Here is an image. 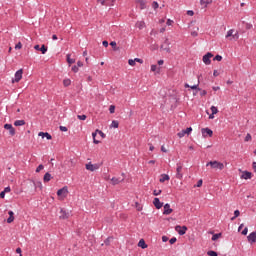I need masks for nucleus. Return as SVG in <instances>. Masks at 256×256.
I'll use <instances>...</instances> for the list:
<instances>
[{
  "instance_id": "1",
  "label": "nucleus",
  "mask_w": 256,
  "mask_h": 256,
  "mask_svg": "<svg viewBox=\"0 0 256 256\" xmlns=\"http://www.w3.org/2000/svg\"><path fill=\"white\" fill-rule=\"evenodd\" d=\"M209 165L212 169H219L220 171H223V169H225V165L218 161H210L206 164V167H209Z\"/></svg>"
},
{
  "instance_id": "2",
  "label": "nucleus",
  "mask_w": 256,
  "mask_h": 256,
  "mask_svg": "<svg viewBox=\"0 0 256 256\" xmlns=\"http://www.w3.org/2000/svg\"><path fill=\"white\" fill-rule=\"evenodd\" d=\"M226 39H229V41H237L239 39V32L235 33L234 29L228 30L226 34Z\"/></svg>"
},
{
  "instance_id": "3",
  "label": "nucleus",
  "mask_w": 256,
  "mask_h": 256,
  "mask_svg": "<svg viewBox=\"0 0 256 256\" xmlns=\"http://www.w3.org/2000/svg\"><path fill=\"white\" fill-rule=\"evenodd\" d=\"M160 49L166 51V53H171V41L169 38H165L164 42L161 44Z\"/></svg>"
},
{
  "instance_id": "4",
  "label": "nucleus",
  "mask_w": 256,
  "mask_h": 256,
  "mask_svg": "<svg viewBox=\"0 0 256 256\" xmlns=\"http://www.w3.org/2000/svg\"><path fill=\"white\" fill-rule=\"evenodd\" d=\"M23 79V69H19L15 73L14 80H12V83H19Z\"/></svg>"
},
{
  "instance_id": "5",
  "label": "nucleus",
  "mask_w": 256,
  "mask_h": 256,
  "mask_svg": "<svg viewBox=\"0 0 256 256\" xmlns=\"http://www.w3.org/2000/svg\"><path fill=\"white\" fill-rule=\"evenodd\" d=\"M181 171H183V164L177 163L176 179H183V174L181 173Z\"/></svg>"
},
{
  "instance_id": "6",
  "label": "nucleus",
  "mask_w": 256,
  "mask_h": 256,
  "mask_svg": "<svg viewBox=\"0 0 256 256\" xmlns=\"http://www.w3.org/2000/svg\"><path fill=\"white\" fill-rule=\"evenodd\" d=\"M211 57H213V53L208 52L205 54L202 58L203 63H205V65H211Z\"/></svg>"
},
{
  "instance_id": "7",
  "label": "nucleus",
  "mask_w": 256,
  "mask_h": 256,
  "mask_svg": "<svg viewBox=\"0 0 256 256\" xmlns=\"http://www.w3.org/2000/svg\"><path fill=\"white\" fill-rule=\"evenodd\" d=\"M98 3L105 7H113L115 5V0H98Z\"/></svg>"
},
{
  "instance_id": "8",
  "label": "nucleus",
  "mask_w": 256,
  "mask_h": 256,
  "mask_svg": "<svg viewBox=\"0 0 256 256\" xmlns=\"http://www.w3.org/2000/svg\"><path fill=\"white\" fill-rule=\"evenodd\" d=\"M175 231H177L178 235H185L187 233V226H176Z\"/></svg>"
},
{
  "instance_id": "9",
  "label": "nucleus",
  "mask_w": 256,
  "mask_h": 256,
  "mask_svg": "<svg viewBox=\"0 0 256 256\" xmlns=\"http://www.w3.org/2000/svg\"><path fill=\"white\" fill-rule=\"evenodd\" d=\"M201 133L203 137H213V130L209 129V128H202L201 129Z\"/></svg>"
},
{
  "instance_id": "10",
  "label": "nucleus",
  "mask_w": 256,
  "mask_h": 256,
  "mask_svg": "<svg viewBox=\"0 0 256 256\" xmlns=\"http://www.w3.org/2000/svg\"><path fill=\"white\" fill-rule=\"evenodd\" d=\"M100 167H101V165H99V164H91V162L86 164L87 171H97V169H99Z\"/></svg>"
},
{
  "instance_id": "11",
  "label": "nucleus",
  "mask_w": 256,
  "mask_h": 256,
  "mask_svg": "<svg viewBox=\"0 0 256 256\" xmlns=\"http://www.w3.org/2000/svg\"><path fill=\"white\" fill-rule=\"evenodd\" d=\"M4 129H6L7 131H9L11 137L15 136V128L13 127L12 124H5V125H4Z\"/></svg>"
},
{
  "instance_id": "12",
  "label": "nucleus",
  "mask_w": 256,
  "mask_h": 256,
  "mask_svg": "<svg viewBox=\"0 0 256 256\" xmlns=\"http://www.w3.org/2000/svg\"><path fill=\"white\" fill-rule=\"evenodd\" d=\"M171 213H173V210L171 209V205L169 203H166L164 205L163 215H171Z\"/></svg>"
},
{
  "instance_id": "13",
  "label": "nucleus",
  "mask_w": 256,
  "mask_h": 256,
  "mask_svg": "<svg viewBox=\"0 0 256 256\" xmlns=\"http://www.w3.org/2000/svg\"><path fill=\"white\" fill-rule=\"evenodd\" d=\"M34 49L36 51H41L42 55H45V53H47V46H45L44 44L41 47L39 45H35Z\"/></svg>"
},
{
  "instance_id": "14",
  "label": "nucleus",
  "mask_w": 256,
  "mask_h": 256,
  "mask_svg": "<svg viewBox=\"0 0 256 256\" xmlns=\"http://www.w3.org/2000/svg\"><path fill=\"white\" fill-rule=\"evenodd\" d=\"M248 242L249 243H256V232H251L248 236H247Z\"/></svg>"
},
{
  "instance_id": "15",
  "label": "nucleus",
  "mask_w": 256,
  "mask_h": 256,
  "mask_svg": "<svg viewBox=\"0 0 256 256\" xmlns=\"http://www.w3.org/2000/svg\"><path fill=\"white\" fill-rule=\"evenodd\" d=\"M153 205L156 207V209H161L163 207V202H161L159 198H154Z\"/></svg>"
},
{
  "instance_id": "16",
  "label": "nucleus",
  "mask_w": 256,
  "mask_h": 256,
  "mask_svg": "<svg viewBox=\"0 0 256 256\" xmlns=\"http://www.w3.org/2000/svg\"><path fill=\"white\" fill-rule=\"evenodd\" d=\"M67 193H69L67 186H64L63 188L57 191L58 197H61V195H67Z\"/></svg>"
},
{
  "instance_id": "17",
  "label": "nucleus",
  "mask_w": 256,
  "mask_h": 256,
  "mask_svg": "<svg viewBox=\"0 0 256 256\" xmlns=\"http://www.w3.org/2000/svg\"><path fill=\"white\" fill-rule=\"evenodd\" d=\"M38 136L42 138L46 137L48 141H51V139H53V136H51V134H49L48 132H39Z\"/></svg>"
},
{
  "instance_id": "18",
  "label": "nucleus",
  "mask_w": 256,
  "mask_h": 256,
  "mask_svg": "<svg viewBox=\"0 0 256 256\" xmlns=\"http://www.w3.org/2000/svg\"><path fill=\"white\" fill-rule=\"evenodd\" d=\"M251 177H253V173L249 172V171H244L241 175V179H251Z\"/></svg>"
},
{
  "instance_id": "19",
  "label": "nucleus",
  "mask_w": 256,
  "mask_h": 256,
  "mask_svg": "<svg viewBox=\"0 0 256 256\" xmlns=\"http://www.w3.org/2000/svg\"><path fill=\"white\" fill-rule=\"evenodd\" d=\"M123 181H125V179H121V178H116V177H113L111 179V182H112V185H119V183H123Z\"/></svg>"
},
{
  "instance_id": "20",
  "label": "nucleus",
  "mask_w": 256,
  "mask_h": 256,
  "mask_svg": "<svg viewBox=\"0 0 256 256\" xmlns=\"http://www.w3.org/2000/svg\"><path fill=\"white\" fill-rule=\"evenodd\" d=\"M9 218L7 219V223H13V221H15V213L13 211H9L8 212Z\"/></svg>"
},
{
  "instance_id": "21",
  "label": "nucleus",
  "mask_w": 256,
  "mask_h": 256,
  "mask_svg": "<svg viewBox=\"0 0 256 256\" xmlns=\"http://www.w3.org/2000/svg\"><path fill=\"white\" fill-rule=\"evenodd\" d=\"M60 213V219H69V212L65 211L64 209H61Z\"/></svg>"
},
{
  "instance_id": "22",
  "label": "nucleus",
  "mask_w": 256,
  "mask_h": 256,
  "mask_svg": "<svg viewBox=\"0 0 256 256\" xmlns=\"http://www.w3.org/2000/svg\"><path fill=\"white\" fill-rule=\"evenodd\" d=\"M169 179L171 178L169 177L168 174H161L159 181L160 183H165V181H169Z\"/></svg>"
},
{
  "instance_id": "23",
  "label": "nucleus",
  "mask_w": 256,
  "mask_h": 256,
  "mask_svg": "<svg viewBox=\"0 0 256 256\" xmlns=\"http://www.w3.org/2000/svg\"><path fill=\"white\" fill-rule=\"evenodd\" d=\"M51 179H53V177L51 176V173H49V172L45 173V175L43 177L44 183H49V181H51Z\"/></svg>"
},
{
  "instance_id": "24",
  "label": "nucleus",
  "mask_w": 256,
  "mask_h": 256,
  "mask_svg": "<svg viewBox=\"0 0 256 256\" xmlns=\"http://www.w3.org/2000/svg\"><path fill=\"white\" fill-rule=\"evenodd\" d=\"M139 3L140 9H147V2L145 0H136Z\"/></svg>"
},
{
  "instance_id": "25",
  "label": "nucleus",
  "mask_w": 256,
  "mask_h": 256,
  "mask_svg": "<svg viewBox=\"0 0 256 256\" xmlns=\"http://www.w3.org/2000/svg\"><path fill=\"white\" fill-rule=\"evenodd\" d=\"M138 247H141V249H147V243H145L144 239H140L138 242Z\"/></svg>"
},
{
  "instance_id": "26",
  "label": "nucleus",
  "mask_w": 256,
  "mask_h": 256,
  "mask_svg": "<svg viewBox=\"0 0 256 256\" xmlns=\"http://www.w3.org/2000/svg\"><path fill=\"white\" fill-rule=\"evenodd\" d=\"M213 3V0H200V5L207 7L208 5H211Z\"/></svg>"
},
{
  "instance_id": "27",
  "label": "nucleus",
  "mask_w": 256,
  "mask_h": 256,
  "mask_svg": "<svg viewBox=\"0 0 256 256\" xmlns=\"http://www.w3.org/2000/svg\"><path fill=\"white\" fill-rule=\"evenodd\" d=\"M14 125L15 127H23V125H25V120H16Z\"/></svg>"
},
{
  "instance_id": "28",
  "label": "nucleus",
  "mask_w": 256,
  "mask_h": 256,
  "mask_svg": "<svg viewBox=\"0 0 256 256\" xmlns=\"http://www.w3.org/2000/svg\"><path fill=\"white\" fill-rule=\"evenodd\" d=\"M190 89H194L195 90L193 95H196L197 93H199V91H201V88H199V84H195L193 86H190Z\"/></svg>"
},
{
  "instance_id": "29",
  "label": "nucleus",
  "mask_w": 256,
  "mask_h": 256,
  "mask_svg": "<svg viewBox=\"0 0 256 256\" xmlns=\"http://www.w3.org/2000/svg\"><path fill=\"white\" fill-rule=\"evenodd\" d=\"M97 133H98L97 130L92 133L93 143H94L95 145H99V144L101 143V141L95 139V137H97Z\"/></svg>"
},
{
  "instance_id": "30",
  "label": "nucleus",
  "mask_w": 256,
  "mask_h": 256,
  "mask_svg": "<svg viewBox=\"0 0 256 256\" xmlns=\"http://www.w3.org/2000/svg\"><path fill=\"white\" fill-rule=\"evenodd\" d=\"M136 27L138 28V29H145V22L144 21H138L137 23H136Z\"/></svg>"
},
{
  "instance_id": "31",
  "label": "nucleus",
  "mask_w": 256,
  "mask_h": 256,
  "mask_svg": "<svg viewBox=\"0 0 256 256\" xmlns=\"http://www.w3.org/2000/svg\"><path fill=\"white\" fill-rule=\"evenodd\" d=\"M66 59H67V63H69V65H73V63H75V59L71 58V54H67Z\"/></svg>"
},
{
  "instance_id": "32",
  "label": "nucleus",
  "mask_w": 256,
  "mask_h": 256,
  "mask_svg": "<svg viewBox=\"0 0 256 256\" xmlns=\"http://www.w3.org/2000/svg\"><path fill=\"white\" fill-rule=\"evenodd\" d=\"M111 127H113L114 129H119V121L113 120L111 123Z\"/></svg>"
},
{
  "instance_id": "33",
  "label": "nucleus",
  "mask_w": 256,
  "mask_h": 256,
  "mask_svg": "<svg viewBox=\"0 0 256 256\" xmlns=\"http://www.w3.org/2000/svg\"><path fill=\"white\" fill-rule=\"evenodd\" d=\"M240 215H241V212L239 210H235L234 217L231 218V221H235V219H237V217H239Z\"/></svg>"
},
{
  "instance_id": "34",
  "label": "nucleus",
  "mask_w": 256,
  "mask_h": 256,
  "mask_svg": "<svg viewBox=\"0 0 256 256\" xmlns=\"http://www.w3.org/2000/svg\"><path fill=\"white\" fill-rule=\"evenodd\" d=\"M63 85H64V87H69V85H71V79H64Z\"/></svg>"
},
{
  "instance_id": "35",
  "label": "nucleus",
  "mask_w": 256,
  "mask_h": 256,
  "mask_svg": "<svg viewBox=\"0 0 256 256\" xmlns=\"http://www.w3.org/2000/svg\"><path fill=\"white\" fill-rule=\"evenodd\" d=\"M210 109H211V112H212L213 115H217L219 113V110L215 106H211Z\"/></svg>"
},
{
  "instance_id": "36",
  "label": "nucleus",
  "mask_w": 256,
  "mask_h": 256,
  "mask_svg": "<svg viewBox=\"0 0 256 256\" xmlns=\"http://www.w3.org/2000/svg\"><path fill=\"white\" fill-rule=\"evenodd\" d=\"M77 119H79L80 121H85V119H87V115L85 114L77 115Z\"/></svg>"
},
{
  "instance_id": "37",
  "label": "nucleus",
  "mask_w": 256,
  "mask_h": 256,
  "mask_svg": "<svg viewBox=\"0 0 256 256\" xmlns=\"http://www.w3.org/2000/svg\"><path fill=\"white\" fill-rule=\"evenodd\" d=\"M220 237H221V233L214 234L212 236V241H217V239H219Z\"/></svg>"
},
{
  "instance_id": "38",
  "label": "nucleus",
  "mask_w": 256,
  "mask_h": 256,
  "mask_svg": "<svg viewBox=\"0 0 256 256\" xmlns=\"http://www.w3.org/2000/svg\"><path fill=\"white\" fill-rule=\"evenodd\" d=\"M96 133H98L100 135V137H102V139H105L106 135H105V133H103V131L96 129Z\"/></svg>"
},
{
  "instance_id": "39",
  "label": "nucleus",
  "mask_w": 256,
  "mask_h": 256,
  "mask_svg": "<svg viewBox=\"0 0 256 256\" xmlns=\"http://www.w3.org/2000/svg\"><path fill=\"white\" fill-rule=\"evenodd\" d=\"M184 135H187L186 132H185V130H182V131H180V132L177 133V136H178L180 139H182V137H183Z\"/></svg>"
},
{
  "instance_id": "40",
  "label": "nucleus",
  "mask_w": 256,
  "mask_h": 256,
  "mask_svg": "<svg viewBox=\"0 0 256 256\" xmlns=\"http://www.w3.org/2000/svg\"><path fill=\"white\" fill-rule=\"evenodd\" d=\"M43 169H45V166H43V164H40V165L36 168V173H39L40 171H43Z\"/></svg>"
},
{
  "instance_id": "41",
  "label": "nucleus",
  "mask_w": 256,
  "mask_h": 256,
  "mask_svg": "<svg viewBox=\"0 0 256 256\" xmlns=\"http://www.w3.org/2000/svg\"><path fill=\"white\" fill-rule=\"evenodd\" d=\"M207 255H209V256H218L217 252H215L213 250L208 251Z\"/></svg>"
},
{
  "instance_id": "42",
  "label": "nucleus",
  "mask_w": 256,
  "mask_h": 256,
  "mask_svg": "<svg viewBox=\"0 0 256 256\" xmlns=\"http://www.w3.org/2000/svg\"><path fill=\"white\" fill-rule=\"evenodd\" d=\"M213 60H214V61H223V56H221V55H216Z\"/></svg>"
},
{
  "instance_id": "43",
  "label": "nucleus",
  "mask_w": 256,
  "mask_h": 256,
  "mask_svg": "<svg viewBox=\"0 0 256 256\" xmlns=\"http://www.w3.org/2000/svg\"><path fill=\"white\" fill-rule=\"evenodd\" d=\"M111 47H113L114 51H117V42L112 41L110 42Z\"/></svg>"
},
{
  "instance_id": "44",
  "label": "nucleus",
  "mask_w": 256,
  "mask_h": 256,
  "mask_svg": "<svg viewBox=\"0 0 256 256\" xmlns=\"http://www.w3.org/2000/svg\"><path fill=\"white\" fill-rule=\"evenodd\" d=\"M152 7H153V9H159V3L157 2V1H154L153 3H152Z\"/></svg>"
},
{
  "instance_id": "45",
  "label": "nucleus",
  "mask_w": 256,
  "mask_h": 256,
  "mask_svg": "<svg viewBox=\"0 0 256 256\" xmlns=\"http://www.w3.org/2000/svg\"><path fill=\"white\" fill-rule=\"evenodd\" d=\"M169 243H170V245H173V244L177 243V238H176V237H172V238L169 240Z\"/></svg>"
},
{
  "instance_id": "46",
  "label": "nucleus",
  "mask_w": 256,
  "mask_h": 256,
  "mask_svg": "<svg viewBox=\"0 0 256 256\" xmlns=\"http://www.w3.org/2000/svg\"><path fill=\"white\" fill-rule=\"evenodd\" d=\"M184 131H185L186 135H190V134H191V131H193V128L188 127V128H186Z\"/></svg>"
},
{
  "instance_id": "47",
  "label": "nucleus",
  "mask_w": 256,
  "mask_h": 256,
  "mask_svg": "<svg viewBox=\"0 0 256 256\" xmlns=\"http://www.w3.org/2000/svg\"><path fill=\"white\" fill-rule=\"evenodd\" d=\"M72 71H73L74 73H79V67L76 66V65L72 66Z\"/></svg>"
},
{
  "instance_id": "48",
  "label": "nucleus",
  "mask_w": 256,
  "mask_h": 256,
  "mask_svg": "<svg viewBox=\"0 0 256 256\" xmlns=\"http://www.w3.org/2000/svg\"><path fill=\"white\" fill-rule=\"evenodd\" d=\"M160 193H162L161 190H154V191H153V195H154L155 197L159 196Z\"/></svg>"
},
{
  "instance_id": "49",
  "label": "nucleus",
  "mask_w": 256,
  "mask_h": 256,
  "mask_svg": "<svg viewBox=\"0 0 256 256\" xmlns=\"http://www.w3.org/2000/svg\"><path fill=\"white\" fill-rule=\"evenodd\" d=\"M111 239H113V238L108 237V238L104 241L105 245H110V244H111Z\"/></svg>"
},
{
  "instance_id": "50",
  "label": "nucleus",
  "mask_w": 256,
  "mask_h": 256,
  "mask_svg": "<svg viewBox=\"0 0 256 256\" xmlns=\"http://www.w3.org/2000/svg\"><path fill=\"white\" fill-rule=\"evenodd\" d=\"M128 64L131 65V67H134V65H135V60L129 59V60H128Z\"/></svg>"
},
{
  "instance_id": "51",
  "label": "nucleus",
  "mask_w": 256,
  "mask_h": 256,
  "mask_svg": "<svg viewBox=\"0 0 256 256\" xmlns=\"http://www.w3.org/2000/svg\"><path fill=\"white\" fill-rule=\"evenodd\" d=\"M244 141H246V142L251 141V134L248 133V134L246 135Z\"/></svg>"
},
{
  "instance_id": "52",
  "label": "nucleus",
  "mask_w": 256,
  "mask_h": 256,
  "mask_svg": "<svg viewBox=\"0 0 256 256\" xmlns=\"http://www.w3.org/2000/svg\"><path fill=\"white\" fill-rule=\"evenodd\" d=\"M23 47V44H21V42H18L16 45H15V49H21Z\"/></svg>"
},
{
  "instance_id": "53",
  "label": "nucleus",
  "mask_w": 256,
  "mask_h": 256,
  "mask_svg": "<svg viewBox=\"0 0 256 256\" xmlns=\"http://www.w3.org/2000/svg\"><path fill=\"white\" fill-rule=\"evenodd\" d=\"M201 97H205L207 95V90H200Z\"/></svg>"
},
{
  "instance_id": "54",
  "label": "nucleus",
  "mask_w": 256,
  "mask_h": 256,
  "mask_svg": "<svg viewBox=\"0 0 256 256\" xmlns=\"http://www.w3.org/2000/svg\"><path fill=\"white\" fill-rule=\"evenodd\" d=\"M109 111H110V113H115V106L111 105L109 107Z\"/></svg>"
},
{
  "instance_id": "55",
  "label": "nucleus",
  "mask_w": 256,
  "mask_h": 256,
  "mask_svg": "<svg viewBox=\"0 0 256 256\" xmlns=\"http://www.w3.org/2000/svg\"><path fill=\"white\" fill-rule=\"evenodd\" d=\"M249 233V228L245 227L244 231H242V235H247Z\"/></svg>"
},
{
  "instance_id": "56",
  "label": "nucleus",
  "mask_w": 256,
  "mask_h": 256,
  "mask_svg": "<svg viewBox=\"0 0 256 256\" xmlns=\"http://www.w3.org/2000/svg\"><path fill=\"white\" fill-rule=\"evenodd\" d=\"M5 193H11V187H6V188H4V190H3Z\"/></svg>"
},
{
  "instance_id": "57",
  "label": "nucleus",
  "mask_w": 256,
  "mask_h": 256,
  "mask_svg": "<svg viewBox=\"0 0 256 256\" xmlns=\"http://www.w3.org/2000/svg\"><path fill=\"white\" fill-rule=\"evenodd\" d=\"M187 15H190V17H193V15H195V12H193V10H188Z\"/></svg>"
},
{
  "instance_id": "58",
  "label": "nucleus",
  "mask_w": 256,
  "mask_h": 256,
  "mask_svg": "<svg viewBox=\"0 0 256 256\" xmlns=\"http://www.w3.org/2000/svg\"><path fill=\"white\" fill-rule=\"evenodd\" d=\"M203 185V180H198L196 187H201Z\"/></svg>"
},
{
  "instance_id": "59",
  "label": "nucleus",
  "mask_w": 256,
  "mask_h": 256,
  "mask_svg": "<svg viewBox=\"0 0 256 256\" xmlns=\"http://www.w3.org/2000/svg\"><path fill=\"white\" fill-rule=\"evenodd\" d=\"M162 241H163V243H167V241H169V237L163 236Z\"/></svg>"
},
{
  "instance_id": "60",
  "label": "nucleus",
  "mask_w": 256,
  "mask_h": 256,
  "mask_svg": "<svg viewBox=\"0 0 256 256\" xmlns=\"http://www.w3.org/2000/svg\"><path fill=\"white\" fill-rule=\"evenodd\" d=\"M59 129L60 131L67 132V127L65 126H60Z\"/></svg>"
},
{
  "instance_id": "61",
  "label": "nucleus",
  "mask_w": 256,
  "mask_h": 256,
  "mask_svg": "<svg viewBox=\"0 0 256 256\" xmlns=\"http://www.w3.org/2000/svg\"><path fill=\"white\" fill-rule=\"evenodd\" d=\"M135 63H143V59L141 58H135Z\"/></svg>"
},
{
  "instance_id": "62",
  "label": "nucleus",
  "mask_w": 256,
  "mask_h": 256,
  "mask_svg": "<svg viewBox=\"0 0 256 256\" xmlns=\"http://www.w3.org/2000/svg\"><path fill=\"white\" fill-rule=\"evenodd\" d=\"M151 71H153V72L157 71V65H152L151 66Z\"/></svg>"
},
{
  "instance_id": "63",
  "label": "nucleus",
  "mask_w": 256,
  "mask_h": 256,
  "mask_svg": "<svg viewBox=\"0 0 256 256\" xmlns=\"http://www.w3.org/2000/svg\"><path fill=\"white\" fill-rule=\"evenodd\" d=\"M76 67H83V62L78 61V62H77V66H76Z\"/></svg>"
},
{
  "instance_id": "64",
  "label": "nucleus",
  "mask_w": 256,
  "mask_h": 256,
  "mask_svg": "<svg viewBox=\"0 0 256 256\" xmlns=\"http://www.w3.org/2000/svg\"><path fill=\"white\" fill-rule=\"evenodd\" d=\"M252 167H253V169H254V173H256V162H253V163H252Z\"/></svg>"
}]
</instances>
